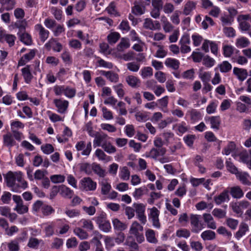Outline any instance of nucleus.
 I'll use <instances>...</instances> for the list:
<instances>
[{"mask_svg": "<svg viewBox=\"0 0 251 251\" xmlns=\"http://www.w3.org/2000/svg\"><path fill=\"white\" fill-rule=\"evenodd\" d=\"M202 216L198 214H191L190 215L191 231L193 233H198L205 227V225L201 219Z\"/></svg>", "mask_w": 251, "mask_h": 251, "instance_id": "f257e3e1", "label": "nucleus"}, {"mask_svg": "<svg viewBox=\"0 0 251 251\" xmlns=\"http://www.w3.org/2000/svg\"><path fill=\"white\" fill-rule=\"evenodd\" d=\"M143 230V227L138 222H134L130 228L129 233L134 235L137 242L140 244L145 240L144 236L142 232Z\"/></svg>", "mask_w": 251, "mask_h": 251, "instance_id": "f03ea898", "label": "nucleus"}, {"mask_svg": "<svg viewBox=\"0 0 251 251\" xmlns=\"http://www.w3.org/2000/svg\"><path fill=\"white\" fill-rule=\"evenodd\" d=\"M12 198L13 201L16 204L14 208V211H16L19 214H24L28 212V205L24 204L23 201L20 196L13 195Z\"/></svg>", "mask_w": 251, "mask_h": 251, "instance_id": "7ed1b4c3", "label": "nucleus"}, {"mask_svg": "<svg viewBox=\"0 0 251 251\" xmlns=\"http://www.w3.org/2000/svg\"><path fill=\"white\" fill-rule=\"evenodd\" d=\"M184 119L189 120L191 124H195L202 120V115L198 110L192 108L187 111Z\"/></svg>", "mask_w": 251, "mask_h": 251, "instance_id": "20e7f679", "label": "nucleus"}, {"mask_svg": "<svg viewBox=\"0 0 251 251\" xmlns=\"http://www.w3.org/2000/svg\"><path fill=\"white\" fill-rule=\"evenodd\" d=\"M95 136L94 145L97 146L101 145L105 151L110 152V148L106 145V141L108 136L103 133L97 132Z\"/></svg>", "mask_w": 251, "mask_h": 251, "instance_id": "39448f33", "label": "nucleus"}, {"mask_svg": "<svg viewBox=\"0 0 251 251\" xmlns=\"http://www.w3.org/2000/svg\"><path fill=\"white\" fill-rule=\"evenodd\" d=\"M53 103L57 108L58 112L64 113L69 106V102L66 100H63L61 99H56L53 100Z\"/></svg>", "mask_w": 251, "mask_h": 251, "instance_id": "423d86ee", "label": "nucleus"}, {"mask_svg": "<svg viewBox=\"0 0 251 251\" xmlns=\"http://www.w3.org/2000/svg\"><path fill=\"white\" fill-rule=\"evenodd\" d=\"M97 221L99 225L100 228L104 232H107L110 230V224L106 220L105 215L100 214L97 218Z\"/></svg>", "mask_w": 251, "mask_h": 251, "instance_id": "0eeeda50", "label": "nucleus"}, {"mask_svg": "<svg viewBox=\"0 0 251 251\" xmlns=\"http://www.w3.org/2000/svg\"><path fill=\"white\" fill-rule=\"evenodd\" d=\"M83 188L86 191H93L96 188V183L90 177H84L81 180Z\"/></svg>", "mask_w": 251, "mask_h": 251, "instance_id": "6e6552de", "label": "nucleus"}, {"mask_svg": "<svg viewBox=\"0 0 251 251\" xmlns=\"http://www.w3.org/2000/svg\"><path fill=\"white\" fill-rule=\"evenodd\" d=\"M229 199V191L227 189L224 190L220 195L214 197V201L217 205L226 201H228Z\"/></svg>", "mask_w": 251, "mask_h": 251, "instance_id": "1a4fd4ad", "label": "nucleus"}, {"mask_svg": "<svg viewBox=\"0 0 251 251\" xmlns=\"http://www.w3.org/2000/svg\"><path fill=\"white\" fill-rule=\"evenodd\" d=\"M233 74L236 76L238 80L241 82L245 80L248 75L247 70L243 68L234 67Z\"/></svg>", "mask_w": 251, "mask_h": 251, "instance_id": "9d476101", "label": "nucleus"}, {"mask_svg": "<svg viewBox=\"0 0 251 251\" xmlns=\"http://www.w3.org/2000/svg\"><path fill=\"white\" fill-rule=\"evenodd\" d=\"M146 11V7L142 2L135 1L131 8V12L136 16L143 15Z\"/></svg>", "mask_w": 251, "mask_h": 251, "instance_id": "9b49d317", "label": "nucleus"}, {"mask_svg": "<svg viewBox=\"0 0 251 251\" xmlns=\"http://www.w3.org/2000/svg\"><path fill=\"white\" fill-rule=\"evenodd\" d=\"M35 29L38 32L40 39L42 42H44L48 38L49 31L46 29L41 24L35 25Z\"/></svg>", "mask_w": 251, "mask_h": 251, "instance_id": "f8f14e48", "label": "nucleus"}, {"mask_svg": "<svg viewBox=\"0 0 251 251\" xmlns=\"http://www.w3.org/2000/svg\"><path fill=\"white\" fill-rule=\"evenodd\" d=\"M45 46L49 50L52 47L53 50L57 52H60L62 49V45L54 38H51Z\"/></svg>", "mask_w": 251, "mask_h": 251, "instance_id": "ddd939ff", "label": "nucleus"}, {"mask_svg": "<svg viewBox=\"0 0 251 251\" xmlns=\"http://www.w3.org/2000/svg\"><path fill=\"white\" fill-rule=\"evenodd\" d=\"M204 120L206 122H209L211 125V128L218 130L221 123L220 117L217 116H205Z\"/></svg>", "mask_w": 251, "mask_h": 251, "instance_id": "4468645a", "label": "nucleus"}, {"mask_svg": "<svg viewBox=\"0 0 251 251\" xmlns=\"http://www.w3.org/2000/svg\"><path fill=\"white\" fill-rule=\"evenodd\" d=\"M236 178L244 185L251 186V177L246 172H239L236 175Z\"/></svg>", "mask_w": 251, "mask_h": 251, "instance_id": "2eb2a0df", "label": "nucleus"}, {"mask_svg": "<svg viewBox=\"0 0 251 251\" xmlns=\"http://www.w3.org/2000/svg\"><path fill=\"white\" fill-rule=\"evenodd\" d=\"M3 142L4 145L9 148L16 145V142L12 134L10 132H8L3 135Z\"/></svg>", "mask_w": 251, "mask_h": 251, "instance_id": "dca6fc26", "label": "nucleus"}, {"mask_svg": "<svg viewBox=\"0 0 251 251\" xmlns=\"http://www.w3.org/2000/svg\"><path fill=\"white\" fill-rule=\"evenodd\" d=\"M7 186L9 187H14L15 184V172L11 171L8 172L5 176ZM12 190L15 192H17V188H13Z\"/></svg>", "mask_w": 251, "mask_h": 251, "instance_id": "f3484780", "label": "nucleus"}, {"mask_svg": "<svg viewBox=\"0 0 251 251\" xmlns=\"http://www.w3.org/2000/svg\"><path fill=\"white\" fill-rule=\"evenodd\" d=\"M36 50H31L28 53L23 56L18 62L19 66H23L27 62L32 59L36 54Z\"/></svg>", "mask_w": 251, "mask_h": 251, "instance_id": "a211bd4d", "label": "nucleus"}, {"mask_svg": "<svg viewBox=\"0 0 251 251\" xmlns=\"http://www.w3.org/2000/svg\"><path fill=\"white\" fill-rule=\"evenodd\" d=\"M202 218L204 222L207 224L208 228L212 229H215L216 228V224L210 214L204 213L202 215Z\"/></svg>", "mask_w": 251, "mask_h": 251, "instance_id": "6ab92c4d", "label": "nucleus"}, {"mask_svg": "<svg viewBox=\"0 0 251 251\" xmlns=\"http://www.w3.org/2000/svg\"><path fill=\"white\" fill-rule=\"evenodd\" d=\"M60 195L65 199H71L74 195V191L64 185L60 186Z\"/></svg>", "mask_w": 251, "mask_h": 251, "instance_id": "aec40b11", "label": "nucleus"}, {"mask_svg": "<svg viewBox=\"0 0 251 251\" xmlns=\"http://www.w3.org/2000/svg\"><path fill=\"white\" fill-rule=\"evenodd\" d=\"M249 227L247 224L242 222L239 226L238 230L236 232L235 237L237 240H239L241 237L246 234L247 231H249Z\"/></svg>", "mask_w": 251, "mask_h": 251, "instance_id": "412c9836", "label": "nucleus"}, {"mask_svg": "<svg viewBox=\"0 0 251 251\" xmlns=\"http://www.w3.org/2000/svg\"><path fill=\"white\" fill-rule=\"evenodd\" d=\"M112 223L115 232H121L127 228L126 225L118 219H113Z\"/></svg>", "mask_w": 251, "mask_h": 251, "instance_id": "4be33fe9", "label": "nucleus"}, {"mask_svg": "<svg viewBox=\"0 0 251 251\" xmlns=\"http://www.w3.org/2000/svg\"><path fill=\"white\" fill-rule=\"evenodd\" d=\"M165 65L169 68L176 70L179 67V61L175 58H167L165 61Z\"/></svg>", "mask_w": 251, "mask_h": 251, "instance_id": "5701e85b", "label": "nucleus"}, {"mask_svg": "<svg viewBox=\"0 0 251 251\" xmlns=\"http://www.w3.org/2000/svg\"><path fill=\"white\" fill-rule=\"evenodd\" d=\"M29 67V65H27L22 69V75L26 83H29L33 77Z\"/></svg>", "mask_w": 251, "mask_h": 251, "instance_id": "b1692460", "label": "nucleus"}, {"mask_svg": "<svg viewBox=\"0 0 251 251\" xmlns=\"http://www.w3.org/2000/svg\"><path fill=\"white\" fill-rule=\"evenodd\" d=\"M127 84L132 88H137L139 86L140 80L133 75H128L126 78Z\"/></svg>", "mask_w": 251, "mask_h": 251, "instance_id": "393cba45", "label": "nucleus"}, {"mask_svg": "<svg viewBox=\"0 0 251 251\" xmlns=\"http://www.w3.org/2000/svg\"><path fill=\"white\" fill-rule=\"evenodd\" d=\"M230 193L233 198L236 199H240L244 196L243 190L238 186L231 187Z\"/></svg>", "mask_w": 251, "mask_h": 251, "instance_id": "a878e982", "label": "nucleus"}, {"mask_svg": "<svg viewBox=\"0 0 251 251\" xmlns=\"http://www.w3.org/2000/svg\"><path fill=\"white\" fill-rule=\"evenodd\" d=\"M197 3L193 1H188L185 4L183 11L185 15H190L191 11L194 10L196 7Z\"/></svg>", "mask_w": 251, "mask_h": 251, "instance_id": "bb28decb", "label": "nucleus"}, {"mask_svg": "<svg viewBox=\"0 0 251 251\" xmlns=\"http://www.w3.org/2000/svg\"><path fill=\"white\" fill-rule=\"evenodd\" d=\"M74 234L81 240L86 239L88 237V233L79 227H75L74 229Z\"/></svg>", "mask_w": 251, "mask_h": 251, "instance_id": "cd10ccee", "label": "nucleus"}, {"mask_svg": "<svg viewBox=\"0 0 251 251\" xmlns=\"http://www.w3.org/2000/svg\"><path fill=\"white\" fill-rule=\"evenodd\" d=\"M15 178L20 183V187L22 188L25 189L27 187V183L23 178V174L21 171L15 172Z\"/></svg>", "mask_w": 251, "mask_h": 251, "instance_id": "c85d7f7f", "label": "nucleus"}, {"mask_svg": "<svg viewBox=\"0 0 251 251\" xmlns=\"http://www.w3.org/2000/svg\"><path fill=\"white\" fill-rule=\"evenodd\" d=\"M201 238L204 241L212 240L216 237L215 232L211 230H206L202 232L201 235Z\"/></svg>", "mask_w": 251, "mask_h": 251, "instance_id": "c756f323", "label": "nucleus"}, {"mask_svg": "<svg viewBox=\"0 0 251 251\" xmlns=\"http://www.w3.org/2000/svg\"><path fill=\"white\" fill-rule=\"evenodd\" d=\"M125 244L129 246L130 248L138 250V245L135 242V237L132 235H129L127 237Z\"/></svg>", "mask_w": 251, "mask_h": 251, "instance_id": "7c9ffc66", "label": "nucleus"}, {"mask_svg": "<svg viewBox=\"0 0 251 251\" xmlns=\"http://www.w3.org/2000/svg\"><path fill=\"white\" fill-rule=\"evenodd\" d=\"M23 240L21 238L17 239L16 240L11 241L8 244L7 247L9 251H19L20 250V246L18 241Z\"/></svg>", "mask_w": 251, "mask_h": 251, "instance_id": "2f4dec72", "label": "nucleus"}, {"mask_svg": "<svg viewBox=\"0 0 251 251\" xmlns=\"http://www.w3.org/2000/svg\"><path fill=\"white\" fill-rule=\"evenodd\" d=\"M148 192V188L145 186H143L140 188H136L133 195L134 197L138 199L140 198L144 194Z\"/></svg>", "mask_w": 251, "mask_h": 251, "instance_id": "473e14b6", "label": "nucleus"}, {"mask_svg": "<svg viewBox=\"0 0 251 251\" xmlns=\"http://www.w3.org/2000/svg\"><path fill=\"white\" fill-rule=\"evenodd\" d=\"M130 44L128 39L126 38H122L120 43L117 45V49L119 51H122L125 49L129 47Z\"/></svg>", "mask_w": 251, "mask_h": 251, "instance_id": "72a5a7b5", "label": "nucleus"}, {"mask_svg": "<svg viewBox=\"0 0 251 251\" xmlns=\"http://www.w3.org/2000/svg\"><path fill=\"white\" fill-rule=\"evenodd\" d=\"M221 73H227L232 69V65L227 61H224L218 65Z\"/></svg>", "mask_w": 251, "mask_h": 251, "instance_id": "f704fd0d", "label": "nucleus"}, {"mask_svg": "<svg viewBox=\"0 0 251 251\" xmlns=\"http://www.w3.org/2000/svg\"><path fill=\"white\" fill-rule=\"evenodd\" d=\"M215 64V60L208 55L205 56L202 59V64L207 68H211Z\"/></svg>", "mask_w": 251, "mask_h": 251, "instance_id": "c9c22d12", "label": "nucleus"}, {"mask_svg": "<svg viewBox=\"0 0 251 251\" xmlns=\"http://www.w3.org/2000/svg\"><path fill=\"white\" fill-rule=\"evenodd\" d=\"M20 38L21 41L26 45L29 46L32 44L31 36L27 33H22Z\"/></svg>", "mask_w": 251, "mask_h": 251, "instance_id": "e433bc0d", "label": "nucleus"}, {"mask_svg": "<svg viewBox=\"0 0 251 251\" xmlns=\"http://www.w3.org/2000/svg\"><path fill=\"white\" fill-rule=\"evenodd\" d=\"M234 48L231 45H225L223 46V54L226 57H229L233 53Z\"/></svg>", "mask_w": 251, "mask_h": 251, "instance_id": "4c0bfd02", "label": "nucleus"}, {"mask_svg": "<svg viewBox=\"0 0 251 251\" xmlns=\"http://www.w3.org/2000/svg\"><path fill=\"white\" fill-rule=\"evenodd\" d=\"M250 44L249 39L246 37H242L237 39L236 42V45L238 48H243L248 47Z\"/></svg>", "mask_w": 251, "mask_h": 251, "instance_id": "58836bf2", "label": "nucleus"}, {"mask_svg": "<svg viewBox=\"0 0 251 251\" xmlns=\"http://www.w3.org/2000/svg\"><path fill=\"white\" fill-rule=\"evenodd\" d=\"M92 170L100 177H104L105 176V171L99 164L93 163Z\"/></svg>", "mask_w": 251, "mask_h": 251, "instance_id": "ea45409f", "label": "nucleus"}, {"mask_svg": "<svg viewBox=\"0 0 251 251\" xmlns=\"http://www.w3.org/2000/svg\"><path fill=\"white\" fill-rule=\"evenodd\" d=\"M143 78H146L152 76L153 75V70L151 67H144L140 72Z\"/></svg>", "mask_w": 251, "mask_h": 251, "instance_id": "a19ab883", "label": "nucleus"}, {"mask_svg": "<svg viewBox=\"0 0 251 251\" xmlns=\"http://www.w3.org/2000/svg\"><path fill=\"white\" fill-rule=\"evenodd\" d=\"M146 239L148 242L151 243H155L157 241L155 237V233L152 229H148L146 232Z\"/></svg>", "mask_w": 251, "mask_h": 251, "instance_id": "79ce46f5", "label": "nucleus"}, {"mask_svg": "<svg viewBox=\"0 0 251 251\" xmlns=\"http://www.w3.org/2000/svg\"><path fill=\"white\" fill-rule=\"evenodd\" d=\"M0 2L3 6H5V9L7 11L12 9L15 4V0H0Z\"/></svg>", "mask_w": 251, "mask_h": 251, "instance_id": "37998d69", "label": "nucleus"}, {"mask_svg": "<svg viewBox=\"0 0 251 251\" xmlns=\"http://www.w3.org/2000/svg\"><path fill=\"white\" fill-rule=\"evenodd\" d=\"M235 144L233 142H230L228 144L222 151V153L228 155L235 149Z\"/></svg>", "mask_w": 251, "mask_h": 251, "instance_id": "c03bdc74", "label": "nucleus"}, {"mask_svg": "<svg viewBox=\"0 0 251 251\" xmlns=\"http://www.w3.org/2000/svg\"><path fill=\"white\" fill-rule=\"evenodd\" d=\"M41 241L36 238L31 237L29 239L27 246L30 248L36 249L38 248Z\"/></svg>", "mask_w": 251, "mask_h": 251, "instance_id": "a18cd8bd", "label": "nucleus"}, {"mask_svg": "<svg viewBox=\"0 0 251 251\" xmlns=\"http://www.w3.org/2000/svg\"><path fill=\"white\" fill-rule=\"evenodd\" d=\"M92 169L93 164L91 165L88 163H83L80 164V171L85 172L87 175H90L92 173Z\"/></svg>", "mask_w": 251, "mask_h": 251, "instance_id": "49530a36", "label": "nucleus"}, {"mask_svg": "<svg viewBox=\"0 0 251 251\" xmlns=\"http://www.w3.org/2000/svg\"><path fill=\"white\" fill-rule=\"evenodd\" d=\"M199 77L201 79L202 83L209 82L211 78V73L210 72H204L200 73Z\"/></svg>", "mask_w": 251, "mask_h": 251, "instance_id": "de8ad7c7", "label": "nucleus"}, {"mask_svg": "<svg viewBox=\"0 0 251 251\" xmlns=\"http://www.w3.org/2000/svg\"><path fill=\"white\" fill-rule=\"evenodd\" d=\"M226 165L227 171L230 173L236 176L239 172L237 168L231 162L226 160Z\"/></svg>", "mask_w": 251, "mask_h": 251, "instance_id": "09e8293b", "label": "nucleus"}, {"mask_svg": "<svg viewBox=\"0 0 251 251\" xmlns=\"http://www.w3.org/2000/svg\"><path fill=\"white\" fill-rule=\"evenodd\" d=\"M191 235L190 231L186 228L178 229L176 232V235L178 237L188 238Z\"/></svg>", "mask_w": 251, "mask_h": 251, "instance_id": "8fccbe9b", "label": "nucleus"}, {"mask_svg": "<svg viewBox=\"0 0 251 251\" xmlns=\"http://www.w3.org/2000/svg\"><path fill=\"white\" fill-rule=\"evenodd\" d=\"M119 176L121 179L125 180H127L129 178L130 172L127 167H123L121 169Z\"/></svg>", "mask_w": 251, "mask_h": 251, "instance_id": "3c124183", "label": "nucleus"}, {"mask_svg": "<svg viewBox=\"0 0 251 251\" xmlns=\"http://www.w3.org/2000/svg\"><path fill=\"white\" fill-rule=\"evenodd\" d=\"M117 236L116 237H111V247L113 246L112 244V242L114 240L117 244H120L122 243L125 240V235L122 232H116Z\"/></svg>", "mask_w": 251, "mask_h": 251, "instance_id": "603ef678", "label": "nucleus"}, {"mask_svg": "<svg viewBox=\"0 0 251 251\" xmlns=\"http://www.w3.org/2000/svg\"><path fill=\"white\" fill-rule=\"evenodd\" d=\"M51 182L53 183L63 182L65 180V176L61 175H54L50 176Z\"/></svg>", "mask_w": 251, "mask_h": 251, "instance_id": "864d4df0", "label": "nucleus"}, {"mask_svg": "<svg viewBox=\"0 0 251 251\" xmlns=\"http://www.w3.org/2000/svg\"><path fill=\"white\" fill-rule=\"evenodd\" d=\"M41 212L43 215L49 216L54 212V209L50 205L44 204L42 207Z\"/></svg>", "mask_w": 251, "mask_h": 251, "instance_id": "5fc2aeb1", "label": "nucleus"}, {"mask_svg": "<svg viewBox=\"0 0 251 251\" xmlns=\"http://www.w3.org/2000/svg\"><path fill=\"white\" fill-rule=\"evenodd\" d=\"M191 57L194 62L199 63L201 62L204 57V54L201 52L193 51Z\"/></svg>", "mask_w": 251, "mask_h": 251, "instance_id": "6e6d98bb", "label": "nucleus"}, {"mask_svg": "<svg viewBox=\"0 0 251 251\" xmlns=\"http://www.w3.org/2000/svg\"><path fill=\"white\" fill-rule=\"evenodd\" d=\"M110 95V89L107 87H104L102 88V93L101 97L104 99V103L106 104L110 103V100L107 97Z\"/></svg>", "mask_w": 251, "mask_h": 251, "instance_id": "4d7b16f0", "label": "nucleus"}, {"mask_svg": "<svg viewBox=\"0 0 251 251\" xmlns=\"http://www.w3.org/2000/svg\"><path fill=\"white\" fill-rule=\"evenodd\" d=\"M2 38L8 44L9 47H12L14 45L16 39L15 36L11 34H4Z\"/></svg>", "mask_w": 251, "mask_h": 251, "instance_id": "13d9d810", "label": "nucleus"}, {"mask_svg": "<svg viewBox=\"0 0 251 251\" xmlns=\"http://www.w3.org/2000/svg\"><path fill=\"white\" fill-rule=\"evenodd\" d=\"M133 206L135 208L136 215L145 214V206L143 203H134Z\"/></svg>", "mask_w": 251, "mask_h": 251, "instance_id": "bf43d9fd", "label": "nucleus"}, {"mask_svg": "<svg viewBox=\"0 0 251 251\" xmlns=\"http://www.w3.org/2000/svg\"><path fill=\"white\" fill-rule=\"evenodd\" d=\"M223 32L227 37H234L236 35V31L232 27H224Z\"/></svg>", "mask_w": 251, "mask_h": 251, "instance_id": "052dcab7", "label": "nucleus"}, {"mask_svg": "<svg viewBox=\"0 0 251 251\" xmlns=\"http://www.w3.org/2000/svg\"><path fill=\"white\" fill-rule=\"evenodd\" d=\"M125 132L129 137L134 136L135 133L134 126L132 125H127L125 127Z\"/></svg>", "mask_w": 251, "mask_h": 251, "instance_id": "680f3d73", "label": "nucleus"}, {"mask_svg": "<svg viewBox=\"0 0 251 251\" xmlns=\"http://www.w3.org/2000/svg\"><path fill=\"white\" fill-rule=\"evenodd\" d=\"M217 231L218 233V234L226 236L228 239H230L232 236L231 232L229 231H228L225 227L223 226H220L218 228Z\"/></svg>", "mask_w": 251, "mask_h": 251, "instance_id": "e2e57ef3", "label": "nucleus"}, {"mask_svg": "<svg viewBox=\"0 0 251 251\" xmlns=\"http://www.w3.org/2000/svg\"><path fill=\"white\" fill-rule=\"evenodd\" d=\"M42 151L46 154H49L54 151V148L50 144H46L42 145L41 147Z\"/></svg>", "mask_w": 251, "mask_h": 251, "instance_id": "0e129e2a", "label": "nucleus"}, {"mask_svg": "<svg viewBox=\"0 0 251 251\" xmlns=\"http://www.w3.org/2000/svg\"><path fill=\"white\" fill-rule=\"evenodd\" d=\"M135 116L136 120L140 122H145L148 120V116L145 113L138 112L135 114Z\"/></svg>", "mask_w": 251, "mask_h": 251, "instance_id": "69168bd1", "label": "nucleus"}, {"mask_svg": "<svg viewBox=\"0 0 251 251\" xmlns=\"http://www.w3.org/2000/svg\"><path fill=\"white\" fill-rule=\"evenodd\" d=\"M238 221L232 218H228L226 220V224L227 226L231 229L234 230L236 228L238 225Z\"/></svg>", "mask_w": 251, "mask_h": 251, "instance_id": "338daca9", "label": "nucleus"}, {"mask_svg": "<svg viewBox=\"0 0 251 251\" xmlns=\"http://www.w3.org/2000/svg\"><path fill=\"white\" fill-rule=\"evenodd\" d=\"M195 139V135L191 134H188L183 137L185 143L190 147L193 146Z\"/></svg>", "mask_w": 251, "mask_h": 251, "instance_id": "774afa93", "label": "nucleus"}]
</instances>
